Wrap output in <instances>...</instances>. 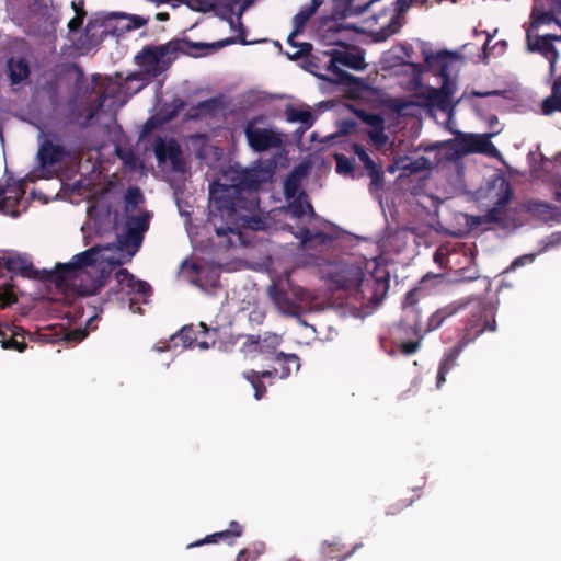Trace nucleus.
<instances>
[{"label": "nucleus", "instance_id": "nucleus-41", "mask_svg": "<svg viewBox=\"0 0 561 561\" xmlns=\"http://www.w3.org/2000/svg\"><path fill=\"white\" fill-rule=\"evenodd\" d=\"M556 111L561 112V91L552 84L551 95L542 102V112L549 115Z\"/></svg>", "mask_w": 561, "mask_h": 561}, {"label": "nucleus", "instance_id": "nucleus-20", "mask_svg": "<svg viewBox=\"0 0 561 561\" xmlns=\"http://www.w3.org/2000/svg\"><path fill=\"white\" fill-rule=\"evenodd\" d=\"M115 278L122 289H127L128 293L147 296L151 293V286L145 282L137 279L127 268H119L115 273Z\"/></svg>", "mask_w": 561, "mask_h": 561}, {"label": "nucleus", "instance_id": "nucleus-14", "mask_svg": "<svg viewBox=\"0 0 561 561\" xmlns=\"http://www.w3.org/2000/svg\"><path fill=\"white\" fill-rule=\"evenodd\" d=\"M154 156L158 163H164L167 160L171 162L172 169L175 171L183 170L182 149L179 142L171 138L165 142L159 137L154 145Z\"/></svg>", "mask_w": 561, "mask_h": 561}, {"label": "nucleus", "instance_id": "nucleus-58", "mask_svg": "<svg viewBox=\"0 0 561 561\" xmlns=\"http://www.w3.org/2000/svg\"><path fill=\"white\" fill-rule=\"evenodd\" d=\"M364 121L373 127V129L383 126V118L379 114H366Z\"/></svg>", "mask_w": 561, "mask_h": 561}, {"label": "nucleus", "instance_id": "nucleus-46", "mask_svg": "<svg viewBox=\"0 0 561 561\" xmlns=\"http://www.w3.org/2000/svg\"><path fill=\"white\" fill-rule=\"evenodd\" d=\"M16 296L13 291L12 285L4 283L0 286V308L4 309L12 304L16 302Z\"/></svg>", "mask_w": 561, "mask_h": 561}, {"label": "nucleus", "instance_id": "nucleus-9", "mask_svg": "<svg viewBox=\"0 0 561 561\" xmlns=\"http://www.w3.org/2000/svg\"><path fill=\"white\" fill-rule=\"evenodd\" d=\"M354 276L363 305L375 306L383 300L390 286V274L387 270H376L368 276L357 270Z\"/></svg>", "mask_w": 561, "mask_h": 561}, {"label": "nucleus", "instance_id": "nucleus-42", "mask_svg": "<svg viewBox=\"0 0 561 561\" xmlns=\"http://www.w3.org/2000/svg\"><path fill=\"white\" fill-rule=\"evenodd\" d=\"M30 12L32 15L36 16L41 23H47L51 16L50 7L45 0H34L30 5Z\"/></svg>", "mask_w": 561, "mask_h": 561}, {"label": "nucleus", "instance_id": "nucleus-47", "mask_svg": "<svg viewBox=\"0 0 561 561\" xmlns=\"http://www.w3.org/2000/svg\"><path fill=\"white\" fill-rule=\"evenodd\" d=\"M368 175L370 178V191H379L385 184V173L381 165H377L369 170Z\"/></svg>", "mask_w": 561, "mask_h": 561}, {"label": "nucleus", "instance_id": "nucleus-22", "mask_svg": "<svg viewBox=\"0 0 561 561\" xmlns=\"http://www.w3.org/2000/svg\"><path fill=\"white\" fill-rule=\"evenodd\" d=\"M0 336L1 346L5 350L23 352L27 346L21 328L0 324Z\"/></svg>", "mask_w": 561, "mask_h": 561}, {"label": "nucleus", "instance_id": "nucleus-34", "mask_svg": "<svg viewBox=\"0 0 561 561\" xmlns=\"http://www.w3.org/2000/svg\"><path fill=\"white\" fill-rule=\"evenodd\" d=\"M112 18L126 21V23L122 24L121 30L122 31H133L140 28L141 26L146 25L149 21L148 18H144L136 14H124V13H113Z\"/></svg>", "mask_w": 561, "mask_h": 561}, {"label": "nucleus", "instance_id": "nucleus-8", "mask_svg": "<svg viewBox=\"0 0 561 561\" xmlns=\"http://www.w3.org/2000/svg\"><path fill=\"white\" fill-rule=\"evenodd\" d=\"M391 5L393 9L381 7L377 12L374 11L373 19L379 25L374 31L376 41H386L399 33L405 23L407 11L414 4L413 0H394Z\"/></svg>", "mask_w": 561, "mask_h": 561}, {"label": "nucleus", "instance_id": "nucleus-50", "mask_svg": "<svg viewBox=\"0 0 561 561\" xmlns=\"http://www.w3.org/2000/svg\"><path fill=\"white\" fill-rule=\"evenodd\" d=\"M167 107L169 108L168 118L172 119L176 117L179 113L186 107V102L183 99L176 96L172 99V101L167 105Z\"/></svg>", "mask_w": 561, "mask_h": 561}, {"label": "nucleus", "instance_id": "nucleus-45", "mask_svg": "<svg viewBox=\"0 0 561 561\" xmlns=\"http://www.w3.org/2000/svg\"><path fill=\"white\" fill-rule=\"evenodd\" d=\"M334 159L336 162V172L339 174L347 175L354 171L353 159L344 156L343 153H335Z\"/></svg>", "mask_w": 561, "mask_h": 561}, {"label": "nucleus", "instance_id": "nucleus-31", "mask_svg": "<svg viewBox=\"0 0 561 561\" xmlns=\"http://www.w3.org/2000/svg\"><path fill=\"white\" fill-rule=\"evenodd\" d=\"M300 33H296V27L287 37V44L293 49V51H287V56L291 60L300 59L301 57L308 56L312 50V45L310 43H297L295 37Z\"/></svg>", "mask_w": 561, "mask_h": 561}, {"label": "nucleus", "instance_id": "nucleus-1", "mask_svg": "<svg viewBox=\"0 0 561 561\" xmlns=\"http://www.w3.org/2000/svg\"><path fill=\"white\" fill-rule=\"evenodd\" d=\"M262 182L259 170L247 169L236 173L232 184L213 182L209 185L208 221L218 237L240 234L241 229H265V221L259 215L257 192Z\"/></svg>", "mask_w": 561, "mask_h": 561}, {"label": "nucleus", "instance_id": "nucleus-5", "mask_svg": "<svg viewBox=\"0 0 561 561\" xmlns=\"http://www.w3.org/2000/svg\"><path fill=\"white\" fill-rule=\"evenodd\" d=\"M462 304L469 307V314L458 336L471 344L484 332L496 331V308L493 302L478 298Z\"/></svg>", "mask_w": 561, "mask_h": 561}, {"label": "nucleus", "instance_id": "nucleus-38", "mask_svg": "<svg viewBox=\"0 0 561 561\" xmlns=\"http://www.w3.org/2000/svg\"><path fill=\"white\" fill-rule=\"evenodd\" d=\"M125 201V210L134 211L141 203H144L145 197L137 186H129L124 196Z\"/></svg>", "mask_w": 561, "mask_h": 561}, {"label": "nucleus", "instance_id": "nucleus-55", "mask_svg": "<svg viewBox=\"0 0 561 561\" xmlns=\"http://www.w3.org/2000/svg\"><path fill=\"white\" fill-rule=\"evenodd\" d=\"M261 553H262V550H259V549L251 550V549L245 548V549H242L238 553L236 561H255Z\"/></svg>", "mask_w": 561, "mask_h": 561}, {"label": "nucleus", "instance_id": "nucleus-33", "mask_svg": "<svg viewBox=\"0 0 561 561\" xmlns=\"http://www.w3.org/2000/svg\"><path fill=\"white\" fill-rule=\"evenodd\" d=\"M302 175L304 173L296 168L286 176L284 182V194L287 199L294 198L299 194L298 191Z\"/></svg>", "mask_w": 561, "mask_h": 561}, {"label": "nucleus", "instance_id": "nucleus-59", "mask_svg": "<svg viewBox=\"0 0 561 561\" xmlns=\"http://www.w3.org/2000/svg\"><path fill=\"white\" fill-rule=\"evenodd\" d=\"M535 260V254H526V255H522L517 259H515L512 264H511V268L512 270H516L517 267L519 266H523V265H526V264H529V263H533Z\"/></svg>", "mask_w": 561, "mask_h": 561}, {"label": "nucleus", "instance_id": "nucleus-13", "mask_svg": "<svg viewBox=\"0 0 561 561\" xmlns=\"http://www.w3.org/2000/svg\"><path fill=\"white\" fill-rule=\"evenodd\" d=\"M527 49L530 53L541 54L550 64V75L556 72V64L559 58V53L553 42L561 41V36L554 34L539 35L534 38L531 30H526Z\"/></svg>", "mask_w": 561, "mask_h": 561}, {"label": "nucleus", "instance_id": "nucleus-19", "mask_svg": "<svg viewBox=\"0 0 561 561\" xmlns=\"http://www.w3.org/2000/svg\"><path fill=\"white\" fill-rule=\"evenodd\" d=\"M465 305L461 302H451L436 310L426 322L424 328L419 329L420 333H423V337L434 330H437L449 317L456 314L460 309H463Z\"/></svg>", "mask_w": 561, "mask_h": 561}, {"label": "nucleus", "instance_id": "nucleus-35", "mask_svg": "<svg viewBox=\"0 0 561 561\" xmlns=\"http://www.w3.org/2000/svg\"><path fill=\"white\" fill-rule=\"evenodd\" d=\"M528 210L543 219L553 218L558 214L557 206L542 201L530 202L528 205Z\"/></svg>", "mask_w": 561, "mask_h": 561}, {"label": "nucleus", "instance_id": "nucleus-26", "mask_svg": "<svg viewBox=\"0 0 561 561\" xmlns=\"http://www.w3.org/2000/svg\"><path fill=\"white\" fill-rule=\"evenodd\" d=\"M403 314L401 318V324L407 331H411L415 337L423 339V333L419 332V329L424 328V322L421 320L420 308H407L402 309Z\"/></svg>", "mask_w": 561, "mask_h": 561}, {"label": "nucleus", "instance_id": "nucleus-61", "mask_svg": "<svg viewBox=\"0 0 561 561\" xmlns=\"http://www.w3.org/2000/svg\"><path fill=\"white\" fill-rule=\"evenodd\" d=\"M41 337L44 341L49 342V343H54V342L67 339L66 336H59V335H56V334H53V333H49V332L41 333Z\"/></svg>", "mask_w": 561, "mask_h": 561}, {"label": "nucleus", "instance_id": "nucleus-39", "mask_svg": "<svg viewBox=\"0 0 561 561\" xmlns=\"http://www.w3.org/2000/svg\"><path fill=\"white\" fill-rule=\"evenodd\" d=\"M150 224V214L145 213L142 215L130 216L127 219L126 227L129 230H134L139 234L144 236V233L149 229Z\"/></svg>", "mask_w": 561, "mask_h": 561}, {"label": "nucleus", "instance_id": "nucleus-54", "mask_svg": "<svg viewBox=\"0 0 561 561\" xmlns=\"http://www.w3.org/2000/svg\"><path fill=\"white\" fill-rule=\"evenodd\" d=\"M368 136L370 140L378 146H383L388 141V136L385 134V126L371 129Z\"/></svg>", "mask_w": 561, "mask_h": 561}, {"label": "nucleus", "instance_id": "nucleus-36", "mask_svg": "<svg viewBox=\"0 0 561 561\" xmlns=\"http://www.w3.org/2000/svg\"><path fill=\"white\" fill-rule=\"evenodd\" d=\"M480 221L484 224H496L502 228H506L508 226L510 216L508 213L492 206V208L480 217Z\"/></svg>", "mask_w": 561, "mask_h": 561}, {"label": "nucleus", "instance_id": "nucleus-44", "mask_svg": "<svg viewBox=\"0 0 561 561\" xmlns=\"http://www.w3.org/2000/svg\"><path fill=\"white\" fill-rule=\"evenodd\" d=\"M513 196L512 188L508 183L503 182L501 185V194L499 198L495 201L493 207L499 208L505 213H508L507 205L511 202Z\"/></svg>", "mask_w": 561, "mask_h": 561}, {"label": "nucleus", "instance_id": "nucleus-64", "mask_svg": "<svg viewBox=\"0 0 561 561\" xmlns=\"http://www.w3.org/2000/svg\"><path fill=\"white\" fill-rule=\"evenodd\" d=\"M154 127V124L152 122V119H148L145 125H144V129H142V136L147 135L148 133L151 131V129Z\"/></svg>", "mask_w": 561, "mask_h": 561}, {"label": "nucleus", "instance_id": "nucleus-37", "mask_svg": "<svg viewBox=\"0 0 561 561\" xmlns=\"http://www.w3.org/2000/svg\"><path fill=\"white\" fill-rule=\"evenodd\" d=\"M317 4L311 5L310 3L304 5L299 12L294 16L293 24L296 27V33H302L306 24L310 18L317 12Z\"/></svg>", "mask_w": 561, "mask_h": 561}, {"label": "nucleus", "instance_id": "nucleus-43", "mask_svg": "<svg viewBox=\"0 0 561 561\" xmlns=\"http://www.w3.org/2000/svg\"><path fill=\"white\" fill-rule=\"evenodd\" d=\"M192 270L196 272V278L194 283L199 286L201 288L205 287L204 278L206 277L205 274H207V277L209 276V285L211 287H216L218 284L219 275L216 272H206L198 267L196 264L192 265Z\"/></svg>", "mask_w": 561, "mask_h": 561}, {"label": "nucleus", "instance_id": "nucleus-21", "mask_svg": "<svg viewBox=\"0 0 561 561\" xmlns=\"http://www.w3.org/2000/svg\"><path fill=\"white\" fill-rule=\"evenodd\" d=\"M549 7L548 11L540 12L537 7L531 11V21L527 30H537L540 25L558 23L556 14L561 12V0H545Z\"/></svg>", "mask_w": 561, "mask_h": 561}, {"label": "nucleus", "instance_id": "nucleus-18", "mask_svg": "<svg viewBox=\"0 0 561 561\" xmlns=\"http://www.w3.org/2000/svg\"><path fill=\"white\" fill-rule=\"evenodd\" d=\"M243 534V527L238 522L232 520L229 524V528L222 531L207 535L205 538L187 545V548L201 547L206 543H217L219 541H226L229 545H233L236 538Z\"/></svg>", "mask_w": 561, "mask_h": 561}, {"label": "nucleus", "instance_id": "nucleus-60", "mask_svg": "<svg viewBox=\"0 0 561 561\" xmlns=\"http://www.w3.org/2000/svg\"><path fill=\"white\" fill-rule=\"evenodd\" d=\"M450 369L448 368H445L443 366L439 365L438 367V371H437V387L440 388L442 385L446 381V375L448 374Z\"/></svg>", "mask_w": 561, "mask_h": 561}, {"label": "nucleus", "instance_id": "nucleus-15", "mask_svg": "<svg viewBox=\"0 0 561 561\" xmlns=\"http://www.w3.org/2000/svg\"><path fill=\"white\" fill-rule=\"evenodd\" d=\"M268 296L283 314L293 318H300V306L296 301L291 300L286 290H284L277 283L274 282L268 287Z\"/></svg>", "mask_w": 561, "mask_h": 561}, {"label": "nucleus", "instance_id": "nucleus-3", "mask_svg": "<svg viewBox=\"0 0 561 561\" xmlns=\"http://www.w3.org/2000/svg\"><path fill=\"white\" fill-rule=\"evenodd\" d=\"M205 47L203 43H191L185 39H173L158 46L147 45L135 56V62L140 70L129 75L127 80L149 82L170 68L178 53L194 55V50Z\"/></svg>", "mask_w": 561, "mask_h": 561}, {"label": "nucleus", "instance_id": "nucleus-56", "mask_svg": "<svg viewBox=\"0 0 561 561\" xmlns=\"http://www.w3.org/2000/svg\"><path fill=\"white\" fill-rule=\"evenodd\" d=\"M87 16V12H81L75 15L69 22H68V28L70 33H75L80 30V27L83 24V21Z\"/></svg>", "mask_w": 561, "mask_h": 561}, {"label": "nucleus", "instance_id": "nucleus-2", "mask_svg": "<svg viewBox=\"0 0 561 561\" xmlns=\"http://www.w3.org/2000/svg\"><path fill=\"white\" fill-rule=\"evenodd\" d=\"M99 248L92 247L72 256L68 263H59L54 271L36 270L33 263L16 252L0 250V278L19 275L28 279L54 283L58 288L72 285L80 295H93L102 286L100 277H90L87 268L96 263Z\"/></svg>", "mask_w": 561, "mask_h": 561}, {"label": "nucleus", "instance_id": "nucleus-29", "mask_svg": "<svg viewBox=\"0 0 561 561\" xmlns=\"http://www.w3.org/2000/svg\"><path fill=\"white\" fill-rule=\"evenodd\" d=\"M363 547V543H356L352 547L351 550L340 556L344 546L340 541H324L322 543V554L328 559H336L337 561H344L350 558L352 554L356 552L359 548Z\"/></svg>", "mask_w": 561, "mask_h": 561}, {"label": "nucleus", "instance_id": "nucleus-40", "mask_svg": "<svg viewBox=\"0 0 561 561\" xmlns=\"http://www.w3.org/2000/svg\"><path fill=\"white\" fill-rule=\"evenodd\" d=\"M144 236L134 230L126 229L124 238L119 241L122 248L130 249L129 254L134 255L141 247Z\"/></svg>", "mask_w": 561, "mask_h": 561}, {"label": "nucleus", "instance_id": "nucleus-24", "mask_svg": "<svg viewBox=\"0 0 561 561\" xmlns=\"http://www.w3.org/2000/svg\"><path fill=\"white\" fill-rule=\"evenodd\" d=\"M37 156L39 164L45 168L59 163L67 152L62 146L45 140L41 144Z\"/></svg>", "mask_w": 561, "mask_h": 561}, {"label": "nucleus", "instance_id": "nucleus-30", "mask_svg": "<svg viewBox=\"0 0 561 561\" xmlns=\"http://www.w3.org/2000/svg\"><path fill=\"white\" fill-rule=\"evenodd\" d=\"M289 210L295 218H301L304 215H308L310 218L317 216L313 206L307 201L305 191L299 192V194L293 198V202L289 204Z\"/></svg>", "mask_w": 561, "mask_h": 561}, {"label": "nucleus", "instance_id": "nucleus-12", "mask_svg": "<svg viewBox=\"0 0 561 561\" xmlns=\"http://www.w3.org/2000/svg\"><path fill=\"white\" fill-rule=\"evenodd\" d=\"M25 194V186L22 180L12 181L8 179L4 184L0 183V214L11 217L20 216L19 206Z\"/></svg>", "mask_w": 561, "mask_h": 561}, {"label": "nucleus", "instance_id": "nucleus-63", "mask_svg": "<svg viewBox=\"0 0 561 561\" xmlns=\"http://www.w3.org/2000/svg\"><path fill=\"white\" fill-rule=\"evenodd\" d=\"M471 94H472V96L484 98V96H489V95H499L500 92L499 91H488V92L472 91Z\"/></svg>", "mask_w": 561, "mask_h": 561}, {"label": "nucleus", "instance_id": "nucleus-62", "mask_svg": "<svg viewBox=\"0 0 561 561\" xmlns=\"http://www.w3.org/2000/svg\"><path fill=\"white\" fill-rule=\"evenodd\" d=\"M71 8L73 9L76 15L81 12H85L84 10V0H72Z\"/></svg>", "mask_w": 561, "mask_h": 561}, {"label": "nucleus", "instance_id": "nucleus-49", "mask_svg": "<svg viewBox=\"0 0 561 561\" xmlns=\"http://www.w3.org/2000/svg\"><path fill=\"white\" fill-rule=\"evenodd\" d=\"M287 285L297 301L308 302L311 300V294L309 290L299 285H295L289 277H287Z\"/></svg>", "mask_w": 561, "mask_h": 561}, {"label": "nucleus", "instance_id": "nucleus-10", "mask_svg": "<svg viewBox=\"0 0 561 561\" xmlns=\"http://www.w3.org/2000/svg\"><path fill=\"white\" fill-rule=\"evenodd\" d=\"M339 65L354 70H363L366 67L364 56L360 53L335 50L329 60L327 69L333 76L329 80L339 84H351L357 81L353 75L341 69Z\"/></svg>", "mask_w": 561, "mask_h": 561}, {"label": "nucleus", "instance_id": "nucleus-32", "mask_svg": "<svg viewBox=\"0 0 561 561\" xmlns=\"http://www.w3.org/2000/svg\"><path fill=\"white\" fill-rule=\"evenodd\" d=\"M468 345V342L458 336L457 343L445 353L439 365L451 370L456 365L457 358Z\"/></svg>", "mask_w": 561, "mask_h": 561}, {"label": "nucleus", "instance_id": "nucleus-17", "mask_svg": "<svg viewBox=\"0 0 561 561\" xmlns=\"http://www.w3.org/2000/svg\"><path fill=\"white\" fill-rule=\"evenodd\" d=\"M461 149L465 152L488 153L492 157L500 154L497 148L490 140V135H467L460 140Z\"/></svg>", "mask_w": 561, "mask_h": 561}, {"label": "nucleus", "instance_id": "nucleus-25", "mask_svg": "<svg viewBox=\"0 0 561 561\" xmlns=\"http://www.w3.org/2000/svg\"><path fill=\"white\" fill-rule=\"evenodd\" d=\"M273 360L279 365L276 367L278 369V374L276 377L280 379L287 378L293 370L298 371L300 368V360L296 354H286L284 352H278Z\"/></svg>", "mask_w": 561, "mask_h": 561}, {"label": "nucleus", "instance_id": "nucleus-27", "mask_svg": "<svg viewBox=\"0 0 561 561\" xmlns=\"http://www.w3.org/2000/svg\"><path fill=\"white\" fill-rule=\"evenodd\" d=\"M199 333L201 332L195 330L193 325H185L171 337V342H173L174 345H178V341H181L183 347H192L197 345L202 348H207L208 344L198 340Z\"/></svg>", "mask_w": 561, "mask_h": 561}, {"label": "nucleus", "instance_id": "nucleus-57", "mask_svg": "<svg viewBox=\"0 0 561 561\" xmlns=\"http://www.w3.org/2000/svg\"><path fill=\"white\" fill-rule=\"evenodd\" d=\"M421 340L422 339L416 337L415 341H409V342L403 343L401 345V352L404 355H411V354L415 353L420 347Z\"/></svg>", "mask_w": 561, "mask_h": 561}, {"label": "nucleus", "instance_id": "nucleus-7", "mask_svg": "<svg viewBox=\"0 0 561 561\" xmlns=\"http://www.w3.org/2000/svg\"><path fill=\"white\" fill-rule=\"evenodd\" d=\"M455 57V54L442 50L436 55L426 57V62L431 68H437L439 76L444 78V83L440 88H428L424 92L426 105L436 107L440 111H447L451 106L453 89L449 85V59Z\"/></svg>", "mask_w": 561, "mask_h": 561}, {"label": "nucleus", "instance_id": "nucleus-51", "mask_svg": "<svg viewBox=\"0 0 561 561\" xmlns=\"http://www.w3.org/2000/svg\"><path fill=\"white\" fill-rule=\"evenodd\" d=\"M299 237L304 243L311 242L316 239H321L322 241H325L328 239V236L323 232H312L309 228L304 227L300 229Z\"/></svg>", "mask_w": 561, "mask_h": 561}, {"label": "nucleus", "instance_id": "nucleus-48", "mask_svg": "<svg viewBox=\"0 0 561 561\" xmlns=\"http://www.w3.org/2000/svg\"><path fill=\"white\" fill-rule=\"evenodd\" d=\"M353 151L358 157L360 162L364 164V168L367 170V172L378 164L369 157L364 146L354 144L353 145Z\"/></svg>", "mask_w": 561, "mask_h": 561}, {"label": "nucleus", "instance_id": "nucleus-4", "mask_svg": "<svg viewBox=\"0 0 561 561\" xmlns=\"http://www.w3.org/2000/svg\"><path fill=\"white\" fill-rule=\"evenodd\" d=\"M173 2L184 3L190 9L199 12L214 11L218 16L229 23L231 30H234L237 23L239 42L243 45L248 44L245 39V28L241 22V18L254 0H174Z\"/></svg>", "mask_w": 561, "mask_h": 561}, {"label": "nucleus", "instance_id": "nucleus-28", "mask_svg": "<svg viewBox=\"0 0 561 561\" xmlns=\"http://www.w3.org/2000/svg\"><path fill=\"white\" fill-rule=\"evenodd\" d=\"M285 116L290 123L302 124L304 130L309 129L316 121L313 113L309 108H298L293 105L286 106Z\"/></svg>", "mask_w": 561, "mask_h": 561}, {"label": "nucleus", "instance_id": "nucleus-23", "mask_svg": "<svg viewBox=\"0 0 561 561\" xmlns=\"http://www.w3.org/2000/svg\"><path fill=\"white\" fill-rule=\"evenodd\" d=\"M7 75L12 85L24 83L28 80L31 68L24 57H11L7 61Z\"/></svg>", "mask_w": 561, "mask_h": 561}, {"label": "nucleus", "instance_id": "nucleus-52", "mask_svg": "<svg viewBox=\"0 0 561 561\" xmlns=\"http://www.w3.org/2000/svg\"><path fill=\"white\" fill-rule=\"evenodd\" d=\"M431 168V161L425 157H420L413 162H411L409 165L404 164L402 167L403 170H409L411 172H419L422 170H427Z\"/></svg>", "mask_w": 561, "mask_h": 561}, {"label": "nucleus", "instance_id": "nucleus-6", "mask_svg": "<svg viewBox=\"0 0 561 561\" xmlns=\"http://www.w3.org/2000/svg\"><path fill=\"white\" fill-rule=\"evenodd\" d=\"M243 133L249 147L255 152L279 149L284 145L283 133L264 114L248 119Z\"/></svg>", "mask_w": 561, "mask_h": 561}, {"label": "nucleus", "instance_id": "nucleus-53", "mask_svg": "<svg viewBox=\"0 0 561 561\" xmlns=\"http://www.w3.org/2000/svg\"><path fill=\"white\" fill-rule=\"evenodd\" d=\"M419 296H420V290L417 288H413V289L409 290L404 296V299L402 302V309L420 308L417 305Z\"/></svg>", "mask_w": 561, "mask_h": 561}, {"label": "nucleus", "instance_id": "nucleus-11", "mask_svg": "<svg viewBox=\"0 0 561 561\" xmlns=\"http://www.w3.org/2000/svg\"><path fill=\"white\" fill-rule=\"evenodd\" d=\"M282 342V336L272 332H265L256 335L249 334L245 336L241 350L247 354L257 353L263 355L265 358L273 359V357L278 353L277 350Z\"/></svg>", "mask_w": 561, "mask_h": 561}, {"label": "nucleus", "instance_id": "nucleus-16", "mask_svg": "<svg viewBox=\"0 0 561 561\" xmlns=\"http://www.w3.org/2000/svg\"><path fill=\"white\" fill-rule=\"evenodd\" d=\"M278 369L273 367L272 369L257 371L250 369L242 373V377L249 381L254 390V398L261 400L267 390L265 380H268V385H273V379L277 376Z\"/></svg>", "mask_w": 561, "mask_h": 561}]
</instances>
